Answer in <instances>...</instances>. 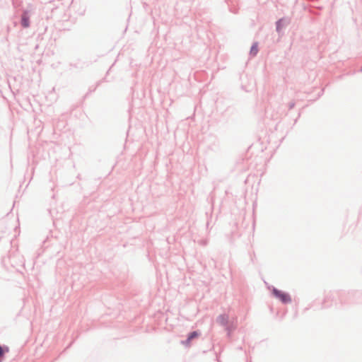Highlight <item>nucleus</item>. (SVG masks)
Returning a JSON list of instances; mask_svg holds the SVG:
<instances>
[{
	"label": "nucleus",
	"instance_id": "1",
	"mask_svg": "<svg viewBox=\"0 0 362 362\" xmlns=\"http://www.w3.org/2000/svg\"><path fill=\"white\" fill-rule=\"evenodd\" d=\"M272 293L276 298H279L284 303H288L291 301L290 296L285 292L274 288Z\"/></svg>",
	"mask_w": 362,
	"mask_h": 362
},
{
	"label": "nucleus",
	"instance_id": "2",
	"mask_svg": "<svg viewBox=\"0 0 362 362\" xmlns=\"http://www.w3.org/2000/svg\"><path fill=\"white\" fill-rule=\"evenodd\" d=\"M199 335V333L198 332L195 331V332H192L189 335L187 339L185 341H183L182 344L186 346H189L191 340L193 339L194 338L197 337Z\"/></svg>",
	"mask_w": 362,
	"mask_h": 362
},
{
	"label": "nucleus",
	"instance_id": "3",
	"mask_svg": "<svg viewBox=\"0 0 362 362\" xmlns=\"http://www.w3.org/2000/svg\"><path fill=\"white\" fill-rule=\"evenodd\" d=\"M21 23L24 28H28L29 26V17H28L27 13H24L23 14L22 19H21Z\"/></svg>",
	"mask_w": 362,
	"mask_h": 362
},
{
	"label": "nucleus",
	"instance_id": "4",
	"mask_svg": "<svg viewBox=\"0 0 362 362\" xmlns=\"http://www.w3.org/2000/svg\"><path fill=\"white\" fill-rule=\"evenodd\" d=\"M250 53L255 56L257 53V46L256 45H253L251 47Z\"/></svg>",
	"mask_w": 362,
	"mask_h": 362
},
{
	"label": "nucleus",
	"instance_id": "5",
	"mask_svg": "<svg viewBox=\"0 0 362 362\" xmlns=\"http://www.w3.org/2000/svg\"><path fill=\"white\" fill-rule=\"evenodd\" d=\"M361 71H362V66H361Z\"/></svg>",
	"mask_w": 362,
	"mask_h": 362
}]
</instances>
